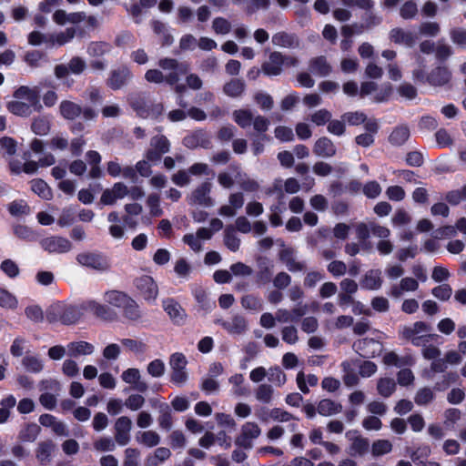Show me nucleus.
I'll return each instance as SVG.
<instances>
[{
    "mask_svg": "<svg viewBox=\"0 0 466 466\" xmlns=\"http://www.w3.org/2000/svg\"><path fill=\"white\" fill-rule=\"evenodd\" d=\"M431 325L423 321H416L401 327L399 333L401 339H407L412 345L420 347L425 346L435 337V335L431 334Z\"/></svg>",
    "mask_w": 466,
    "mask_h": 466,
    "instance_id": "obj_1",
    "label": "nucleus"
},
{
    "mask_svg": "<svg viewBox=\"0 0 466 466\" xmlns=\"http://www.w3.org/2000/svg\"><path fill=\"white\" fill-rule=\"evenodd\" d=\"M297 59L291 56H284L280 53L274 52L269 56L268 61L263 64L262 71L268 76H278L282 71V66H294Z\"/></svg>",
    "mask_w": 466,
    "mask_h": 466,
    "instance_id": "obj_2",
    "label": "nucleus"
},
{
    "mask_svg": "<svg viewBox=\"0 0 466 466\" xmlns=\"http://www.w3.org/2000/svg\"><path fill=\"white\" fill-rule=\"evenodd\" d=\"M135 286L145 300L155 302L158 296V286L152 277L144 275L135 280Z\"/></svg>",
    "mask_w": 466,
    "mask_h": 466,
    "instance_id": "obj_3",
    "label": "nucleus"
},
{
    "mask_svg": "<svg viewBox=\"0 0 466 466\" xmlns=\"http://www.w3.org/2000/svg\"><path fill=\"white\" fill-rule=\"evenodd\" d=\"M260 434L261 429L258 424L254 421H248L241 426L240 433L236 439V444L245 449H250L253 441L258 439Z\"/></svg>",
    "mask_w": 466,
    "mask_h": 466,
    "instance_id": "obj_4",
    "label": "nucleus"
},
{
    "mask_svg": "<svg viewBox=\"0 0 466 466\" xmlns=\"http://www.w3.org/2000/svg\"><path fill=\"white\" fill-rule=\"evenodd\" d=\"M42 248L51 254H63L72 249V243L66 238L51 236L40 241Z\"/></svg>",
    "mask_w": 466,
    "mask_h": 466,
    "instance_id": "obj_5",
    "label": "nucleus"
},
{
    "mask_svg": "<svg viewBox=\"0 0 466 466\" xmlns=\"http://www.w3.org/2000/svg\"><path fill=\"white\" fill-rule=\"evenodd\" d=\"M77 262L86 268L97 271H106L109 268V263L106 258L97 253L83 252L76 256Z\"/></svg>",
    "mask_w": 466,
    "mask_h": 466,
    "instance_id": "obj_6",
    "label": "nucleus"
},
{
    "mask_svg": "<svg viewBox=\"0 0 466 466\" xmlns=\"http://www.w3.org/2000/svg\"><path fill=\"white\" fill-rule=\"evenodd\" d=\"M413 76L421 82L428 81L433 86H442L449 82L451 74L446 67L439 66L432 70V72L427 77L424 76L423 70L421 68L414 70Z\"/></svg>",
    "mask_w": 466,
    "mask_h": 466,
    "instance_id": "obj_7",
    "label": "nucleus"
},
{
    "mask_svg": "<svg viewBox=\"0 0 466 466\" xmlns=\"http://www.w3.org/2000/svg\"><path fill=\"white\" fill-rule=\"evenodd\" d=\"M212 188L210 182H204L194 189L191 195L188 197V203L190 205H199L205 208H210L214 206V200L209 196Z\"/></svg>",
    "mask_w": 466,
    "mask_h": 466,
    "instance_id": "obj_8",
    "label": "nucleus"
},
{
    "mask_svg": "<svg viewBox=\"0 0 466 466\" xmlns=\"http://www.w3.org/2000/svg\"><path fill=\"white\" fill-rule=\"evenodd\" d=\"M127 187L122 182H116L111 188L103 191L100 201L104 205H114L118 199L124 198L128 195Z\"/></svg>",
    "mask_w": 466,
    "mask_h": 466,
    "instance_id": "obj_9",
    "label": "nucleus"
},
{
    "mask_svg": "<svg viewBox=\"0 0 466 466\" xmlns=\"http://www.w3.org/2000/svg\"><path fill=\"white\" fill-rule=\"evenodd\" d=\"M162 307L169 319L176 324H183L186 319V311L174 299L167 298L162 300Z\"/></svg>",
    "mask_w": 466,
    "mask_h": 466,
    "instance_id": "obj_10",
    "label": "nucleus"
},
{
    "mask_svg": "<svg viewBox=\"0 0 466 466\" xmlns=\"http://www.w3.org/2000/svg\"><path fill=\"white\" fill-rule=\"evenodd\" d=\"M132 420L127 416L119 417L115 423V439L119 445H126L130 441Z\"/></svg>",
    "mask_w": 466,
    "mask_h": 466,
    "instance_id": "obj_11",
    "label": "nucleus"
},
{
    "mask_svg": "<svg viewBox=\"0 0 466 466\" xmlns=\"http://www.w3.org/2000/svg\"><path fill=\"white\" fill-rule=\"evenodd\" d=\"M124 382L133 385L134 389L140 392H146L148 389L147 383L141 379V373L138 369L129 368L121 374Z\"/></svg>",
    "mask_w": 466,
    "mask_h": 466,
    "instance_id": "obj_12",
    "label": "nucleus"
},
{
    "mask_svg": "<svg viewBox=\"0 0 466 466\" xmlns=\"http://www.w3.org/2000/svg\"><path fill=\"white\" fill-rule=\"evenodd\" d=\"M159 67L164 74L175 72L177 73V83L178 82L181 76H184L188 71V66L185 63H179L176 59L163 58L158 62Z\"/></svg>",
    "mask_w": 466,
    "mask_h": 466,
    "instance_id": "obj_13",
    "label": "nucleus"
},
{
    "mask_svg": "<svg viewBox=\"0 0 466 466\" xmlns=\"http://www.w3.org/2000/svg\"><path fill=\"white\" fill-rule=\"evenodd\" d=\"M85 309L104 320H113L116 317V313L109 307L95 300L85 302Z\"/></svg>",
    "mask_w": 466,
    "mask_h": 466,
    "instance_id": "obj_14",
    "label": "nucleus"
},
{
    "mask_svg": "<svg viewBox=\"0 0 466 466\" xmlns=\"http://www.w3.org/2000/svg\"><path fill=\"white\" fill-rule=\"evenodd\" d=\"M177 73L170 72L164 74L159 69H149L145 73V79L149 83L162 84L167 83L170 86L177 84Z\"/></svg>",
    "mask_w": 466,
    "mask_h": 466,
    "instance_id": "obj_15",
    "label": "nucleus"
},
{
    "mask_svg": "<svg viewBox=\"0 0 466 466\" xmlns=\"http://www.w3.org/2000/svg\"><path fill=\"white\" fill-rule=\"evenodd\" d=\"M14 97L35 105V111L39 112L42 109V105L39 103L38 91L35 88L25 86H20L15 91Z\"/></svg>",
    "mask_w": 466,
    "mask_h": 466,
    "instance_id": "obj_16",
    "label": "nucleus"
},
{
    "mask_svg": "<svg viewBox=\"0 0 466 466\" xmlns=\"http://www.w3.org/2000/svg\"><path fill=\"white\" fill-rule=\"evenodd\" d=\"M382 286L381 271L369 269L360 279V287L368 290H377Z\"/></svg>",
    "mask_w": 466,
    "mask_h": 466,
    "instance_id": "obj_17",
    "label": "nucleus"
},
{
    "mask_svg": "<svg viewBox=\"0 0 466 466\" xmlns=\"http://www.w3.org/2000/svg\"><path fill=\"white\" fill-rule=\"evenodd\" d=\"M419 289V282L411 277H406L400 279V283L391 287L390 296L400 298L404 292H413Z\"/></svg>",
    "mask_w": 466,
    "mask_h": 466,
    "instance_id": "obj_18",
    "label": "nucleus"
},
{
    "mask_svg": "<svg viewBox=\"0 0 466 466\" xmlns=\"http://www.w3.org/2000/svg\"><path fill=\"white\" fill-rule=\"evenodd\" d=\"M67 354L72 358L91 355L95 352V346L86 341H73L67 344Z\"/></svg>",
    "mask_w": 466,
    "mask_h": 466,
    "instance_id": "obj_19",
    "label": "nucleus"
},
{
    "mask_svg": "<svg viewBox=\"0 0 466 466\" xmlns=\"http://www.w3.org/2000/svg\"><path fill=\"white\" fill-rule=\"evenodd\" d=\"M131 76V73L129 69L126 66L118 68L116 70H113L110 73V76L107 80V85L112 89H119L122 87L127 80Z\"/></svg>",
    "mask_w": 466,
    "mask_h": 466,
    "instance_id": "obj_20",
    "label": "nucleus"
},
{
    "mask_svg": "<svg viewBox=\"0 0 466 466\" xmlns=\"http://www.w3.org/2000/svg\"><path fill=\"white\" fill-rule=\"evenodd\" d=\"M56 445L51 441H45L38 443L35 450V457L42 465H46L51 461L52 453Z\"/></svg>",
    "mask_w": 466,
    "mask_h": 466,
    "instance_id": "obj_21",
    "label": "nucleus"
},
{
    "mask_svg": "<svg viewBox=\"0 0 466 466\" xmlns=\"http://www.w3.org/2000/svg\"><path fill=\"white\" fill-rule=\"evenodd\" d=\"M314 153L321 157H330L336 154V147L328 137H320L315 142Z\"/></svg>",
    "mask_w": 466,
    "mask_h": 466,
    "instance_id": "obj_22",
    "label": "nucleus"
},
{
    "mask_svg": "<svg viewBox=\"0 0 466 466\" xmlns=\"http://www.w3.org/2000/svg\"><path fill=\"white\" fill-rule=\"evenodd\" d=\"M279 258L289 271H300L305 268L304 263L296 259L295 251L292 248L282 249Z\"/></svg>",
    "mask_w": 466,
    "mask_h": 466,
    "instance_id": "obj_23",
    "label": "nucleus"
},
{
    "mask_svg": "<svg viewBox=\"0 0 466 466\" xmlns=\"http://www.w3.org/2000/svg\"><path fill=\"white\" fill-rule=\"evenodd\" d=\"M6 106L9 112L20 116H28L33 109L35 110V105L15 98L8 102Z\"/></svg>",
    "mask_w": 466,
    "mask_h": 466,
    "instance_id": "obj_24",
    "label": "nucleus"
},
{
    "mask_svg": "<svg viewBox=\"0 0 466 466\" xmlns=\"http://www.w3.org/2000/svg\"><path fill=\"white\" fill-rule=\"evenodd\" d=\"M222 327L230 334H242L247 329V321L241 316H235L221 322Z\"/></svg>",
    "mask_w": 466,
    "mask_h": 466,
    "instance_id": "obj_25",
    "label": "nucleus"
},
{
    "mask_svg": "<svg viewBox=\"0 0 466 466\" xmlns=\"http://www.w3.org/2000/svg\"><path fill=\"white\" fill-rule=\"evenodd\" d=\"M60 115L68 120H74L82 113V107L72 101L63 100L59 105Z\"/></svg>",
    "mask_w": 466,
    "mask_h": 466,
    "instance_id": "obj_26",
    "label": "nucleus"
},
{
    "mask_svg": "<svg viewBox=\"0 0 466 466\" xmlns=\"http://www.w3.org/2000/svg\"><path fill=\"white\" fill-rule=\"evenodd\" d=\"M390 39L396 44L411 46L415 43L416 36L410 31L394 28L390 32Z\"/></svg>",
    "mask_w": 466,
    "mask_h": 466,
    "instance_id": "obj_27",
    "label": "nucleus"
},
{
    "mask_svg": "<svg viewBox=\"0 0 466 466\" xmlns=\"http://www.w3.org/2000/svg\"><path fill=\"white\" fill-rule=\"evenodd\" d=\"M39 422L44 427H49L57 435H66V426L51 414H43Z\"/></svg>",
    "mask_w": 466,
    "mask_h": 466,
    "instance_id": "obj_28",
    "label": "nucleus"
},
{
    "mask_svg": "<svg viewBox=\"0 0 466 466\" xmlns=\"http://www.w3.org/2000/svg\"><path fill=\"white\" fill-rule=\"evenodd\" d=\"M254 116L252 111L248 108H239L232 112L234 122L241 128H247L251 126Z\"/></svg>",
    "mask_w": 466,
    "mask_h": 466,
    "instance_id": "obj_29",
    "label": "nucleus"
},
{
    "mask_svg": "<svg viewBox=\"0 0 466 466\" xmlns=\"http://www.w3.org/2000/svg\"><path fill=\"white\" fill-rule=\"evenodd\" d=\"M246 89L245 82L241 79L234 78L227 82L223 86L224 93L230 97H239Z\"/></svg>",
    "mask_w": 466,
    "mask_h": 466,
    "instance_id": "obj_30",
    "label": "nucleus"
},
{
    "mask_svg": "<svg viewBox=\"0 0 466 466\" xmlns=\"http://www.w3.org/2000/svg\"><path fill=\"white\" fill-rule=\"evenodd\" d=\"M84 311H86L85 303L80 306L66 304L64 324L76 323L83 316Z\"/></svg>",
    "mask_w": 466,
    "mask_h": 466,
    "instance_id": "obj_31",
    "label": "nucleus"
},
{
    "mask_svg": "<svg viewBox=\"0 0 466 466\" xmlns=\"http://www.w3.org/2000/svg\"><path fill=\"white\" fill-rule=\"evenodd\" d=\"M128 296L116 290L106 292L104 296V299L108 305L118 309H123L128 302Z\"/></svg>",
    "mask_w": 466,
    "mask_h": 466,
    "instance_id": "obj_32",
    "label": "nucleus"
},
{
    "mask_svg": "<svg viewBox=\"0 0 466 466\" xmlns=\"http://www.w3.org/2000/svg\"><path fill=\"white\" fill-rule=\"evenodd\" d=\"M244 376L236 373L228 379L229 384L232 386L231 393L236 397L246 396L248 393L247 387L244 385Z\"/></svg>",
    "mask_w": 466,
    "mask_h": 466,
    "instance_id": "obj_33",
    "label": "nucleus"
},
{
    "mask_svg": "<svg viewBox=\"0 0 466 466\" xmlns=\"http://www.w3.org/2000/svg\"><path fill=\"white\" fill-rule=\"evenodd\" d=\"M309 68L313 74L320 76H328L331 72V66L324 56L312 59Z\"/></svg>",
    "mask_w": 466,
    "mask_h": 466,
    "instance_id": "obj_34",
    "label": "nucleus"
},
{
    "mask_svg": "<svg viewBox=\"0 0 466 466\" xmlns=\"http://www.w3.org/2000/svg\"><path fill=\"white\" fill-rule=\"evenodd\" d=\"M342 406L331 400L324 399L318 405V412L322 416H331L339 413Z\"/></svg>",
    "mask_w": 466,
    "mask_h": 466,
    "instance_id": "obj_35",
    "label": "nucleus"
},
{
    "mask_svg": "<svg viewBox=\"0 0 466 466\" xmlns=\"http://www.w3.org/2000/svg\"><path fill=\"white\" fill-rule=\"evenodd\" d=\"M136 440L138 443L147 447H155L160 442V436L154 431H139Z\"/></svg>",
    "mask_w": 466,
    "mask_h": 466,
    "instance_id": "obj_36",
    "label": "nucleus"
},
{
    "mask_svg": "<svg viewBox=\"0 0 466 466\" xmlns=\"http://www.w3.org/2000/svg\"><path fill=\"white\" fill-rule=\"evenodd\" d=\"M66 304L60 301L51 304L46 310V318L49 321H61L64 323Z\"/></svg>",
    "mask_w": 466,
    "mask_h": 466,
    "instance_id": "obj_37",
    "label": "nucleus"
},
{
    "mask_svg": "<svg viewBox=\"0 0 466 466\" xmlns=\"http://www.w3.org/2000/svg\"><path fill=\"white\" fill-rule=\"evenodd\" d=\"M383 362L386 365L402 367L412 365L414 360L411 356L399 357L395 352H388L383 357Z\"/></svg>",
    "mask_w": 466,
    "mask_h": 466,
    "instance_id": "obj_38",
    "label": "nucleus"
},
{
    "mask_svg": "<svg viewBox=\"0 0 466 466\" xmlns=\"http://www.w3.org/2000/svg\"><path fill=\"white\" fill-rule=\"evenodd\" d=\"M0 307L5 309L15 310L18 307V299L6 289L0 288Z\"/></svg>",
    "mask_w": 466,
    "mask_h": 466,
    "instance_id": "obj_39",
    "label": "nucleus"
},
{
    "mask_svg": "<svg viewBox=\"0 0 466 466\" xmlns=\"http://www.w3.org/2000/svg\"><path fill=\"white\" fill-rule=\"evenodd\" d=\"M297 384L298 388L303 392L308 393L309 391V387H314L318 384V378L314 374L305 375L304 372L299 371L297 374Z\"/></svg>",
    "mask_w": 466,
    "mask_h": 466,
    "instance_id": "obj_40",
    "label": "nucleus"
},
{
    "mask_svg": "<svg viewBox=\"0 0 466 466\" xmlns=\"http://www.w3.org/2000/svg\"><path fill=\"white\" fill-rule=\"evenodd\" d=\"M51 128L50 120L47 116H37L33 119L31 130L38 136H46Z\"/></svg>",
    "mask_w": 466,
    "mask_h": 466,
    "instance_id": "obj_41",
    "label": "nucleus"
},
{
    "mask_svg": "<svg viewBox=\"0 0 466 466\" xmlns=\"http://www.w3.org/2000/svg\"><path fill=\"white\" fill-rule=\"evenodd\" d=\"M16 399L13 395H7L0 401V423L7 421L10 410L15 406Z\"/></svg>",
    "mask_w": 466,
    "mask_h": 466,
    "instance_id": "obj_42",
    "label": "nucleus"
},
{
    "mask_svg": "<svg viewBox=\"0 0 466 466\" xmlns=\"http://www.w3.org/2000/svg\"><path fill=\"white\" fill-rule=\"evenodd\" d=\"M410 137V129L405 126L397 127L390 135L389 140L394 146L403 145Z\"/></svg>",
    "mask_w": 466,
    "mask_h": 466,
    "instance_id": "obj_43",
    "label": "nucleus"
},
{
    "mask_svg": "<svg viewBox=\"0 0 466 466\" xmlns=\"http://www.w3.org/2000/svg\"><path fill=\"white\" fill-rule=\"evenodd\" d=\"M40 428L35 423L25 425L19 432V440L24 442H33L37 438Z\"/></svg>",
    "mask_w": 466,
    "mask_h": 466,
    "instance_id": "obj_44",
    "label": "nucleus"
},
{
    "mask_svg": "<svg viewBox=\"0 0 466 466\" xmlns=\"http://www.w3.org/2000/svg\"><path fill=\"white\" fill-rule=\"evenodd\" d=\"M267 377L269 382L275 386L281 387L286 383V374L278 366L270 367L267 371Z\"/></svg>",
    "mask_w": 466,
    "mask_h": 466,
    "instance_id": "obj_45",
    "label": "nucleus"
},
{
    "mask_svg": "<svg viewBox=\"0 0 466 466\" xmlns=\"http://www.w3.org/2000/svg\"><path fill=\"white\" fill-rule=\"evenodd\" d=\"M235 178L245 191L254 192L259 187V185L257 181L249 178L247 174L241 173L240 171H237Z\"/></svg>",
    "mask_w": 466,
    "mask_h": 466,
    "instance_id": "obj_46",
    "label": "nucleus"
},
{
    "mask_svg": "<svg viewBox=\"0 0 466 466\" xmlns=\"http://www.w3.org/2000/svg\"><path fill=\"white\" fill-rule=\"evenodd\" d=\"M32 190L44 199L52 198V191L48 185L42 179H34L31 181Z\"/></svg>",
    "mask_w": 466,
    "mask_h": 466,
    "instance_id": "obj_47",
    "label": "nucleus"
},
{
    "mask_svg": "<svg viewBox=\"0 0 466 466\" xmlns=\"http://www.w3.org/2000/svg\"><path fill=\"white\" fill-rule=\"evenodd\" d=\"M1 271L10 279H15L20 274V269L15 261L11 258L4 259L0 264Z\"/></svg>",
    "mask_w": 466,
    "mask_h": 466,
    "instance_id": "obj_48",
    "label": "nucleus"
},
{
    "mask_svg": "<svg viewBox=\"0 0 466 466\" xmlns=\"http://www.w3.org/2000/svg\"><path fill=\"white\" fill-rule=\"evenodd\" d=\"M22 364L28 371L34 373L40 372L44 368L42 360L33 355L25 356L22 360Z\"/></svg>",
    "mask_w": 466,
    "mask_h": 466,
    "instance_id": "obj_49",
    "label": "nucleus"
},
{
    "mask_svg": "<svg viewBox=\"0 0 466 466\" xmlns=\"http://www.w3.org/2000/svg\"><path fill=\"white\" fill-rule=\"evenodd\" d=\"M396 389V383L392 379L384 378L378 381V392L383 397H390Z\"/></svg>",
    "mask_w": 466,
    "mask_h": 466,
    "instance_id": "obj_50",
    "label": "nucleus"
},
{
    "mask_svg": "<svg viewBox=\"0 0 466 466\" xmlns=\"http://www.w3.org/2000/svg\"><path fill=\"white\" fill-rule=\"evenodd\" d=\"M434 399V393L430 388L420 389L414 397V401L417 405L424 406L431 403Z\"/></svg>",
    "mask_w": 466,
    "mask_h": 466,
    "instance_id": "obj_51",
    "label": "nucleus"
},
{
    "mask_svg": "<svg viewBox=\"0 0 466 466\" xmlns=\"http://www.w3.org/2000/svg\"><path fill=\"white\" fill-rule=\"evenodd\" d=\"M431 294L441 301H447L452 295V289L447 283H442L431 289Z\"/></svg>",
    "mask_w": 466,
    "mask_h": 466,
    "instance_id": "obj_52",
    "label": "nucleus"
},
{
    "mask_svg": "<svg viewBox=\"0 0 466 466\" xmlns=\"http://www.w3.org/2000/svg\"><path fill=\"white\" fill-rule=\"evenodd\" d=\"M241 305L244 309L251 310L253 312H258L262 309V301L252 295H247L242 298Z\"/></svg>",
    "mask_w": 466,
    "mask_h": 466,
    "instance_id": "obj_53",
    "label": "nucleus"
},
{
    "mask_svg": "<svg viewBox=\"0 0 466 466\" xmlns=\"http://www.w3.org/2000/svg\"><path fill=\"white\" fill-rule=\"evenodd\" d=\"M392 450V444L388 440H378L373 442L371 447V452L373 456H381L390 452Z\"/></svg>",
    "mask_w": 466,
    "mask_h": 466,
    "instance_id": "obj_54",
    "label": "nucleus"
},
{
    "mask_svg": "<svg viewBox=\"0 0 466 466\" xmlns=\"http://www.w3.org/2000/svg\"><path fill=\"white\" fill-rule=\"evenodd\" d=\"M14 234L17 238L26 241H34L36 239V235L35 234V232L30 228L25 225L15 226Z\"/></svg>",
    "mask_w": 466,
    "mask_h": 466,
    "instance_id": "obj_55",
    "label": "nucleus"
},
{
    "mask_svg": "<svg viewBox=\"0 0 466 466\" xmlns=\"http://www.w3.org/2000/svg\"><path fill=\"white\" fill-rule=\"evenodd\" d=\"M341 118L343 121L351 126L360 125L367 120L366 115L360 111L345 113L342 115Z\"/></svg>",
    "mask_w": 466,
    "mask_h": 466,
    "instance_id": "obj_56",
    "label": "nucleus"
},
{
    "mask_svg": "<svg viewBox=\"0 0 466 466\" xmlns=\"http://www.w3.org/2000/svg\"><path fill=\"white\" fill-rule=\"evenodd\" d=\"M273 396V389L268 384H260L256 390V399L264 403H269Z\"/></svg>",
    "mask_w": 466,
    "mask_h": 466,
    "instance_id": "obj_57",
    "label": "nucleus"
},
{
    "mask_svg": "<svg viewBox=\"0 0 466 466\" xmlns=\"http://www.w3.org/2000/svg\"><path fill=\"white\" fill-rule=\"evenodd\" d=\"M122 309L125 316L129 319L136 320L141 317L137 304L131 298L128 299V302H127V305Z\"/></svg>",
    "mask_w": 466,
    "mask_h": 466,
    "instance_id": "obj_58",
    "label": "nucleus"
},
{
    "mask_svg": "<svg viewBox=\"0 0 466 466\" xmlns=\"http://www.w3.org/2000/svg\"><path fill=\"white\" fill-rule=\"evenodd\" d=\"M140 451L135 448H127L125 451L123 466H139Z\"/></svg>",
    "mask_w": 466,
    "mask_h": 466,
    "instance_id": "obj_59",
    "label": "nucleus"
},
{
    "mask_svg": "<svg viewBox=\"0 0 466 466\" xmlns=\"http://www.w3.org/2000/svg\"><path fill=\"white\" fill-rule=\"evenodd\" d=\"M147 205L149 212L153 217H159L162 215L163 210L160 208V198L157 194H150L147 199Z\"/></svg>",
    "mask_w": 466,
    "mask_h": 466,
    "instance_id": "obj_60",
    "label": "nucleus"
},
{
    "mask_svg": "<svg viewBox=\"0 0 466 466\" xmlns=\"http://www.w3.org/2000/svg\"><path fill=\"white\" fill-rule=\"evenodd\" d=\"M166 370L165 363L161 360H154L148 363L147 371L149 375L155 378H159L164 375Z\"/></svg>",
    "mask_w": 466,
    "mask_h": 466,
    "instance_id": "obj_61",
    "label": "nucleus"
},
{
    "mask_svg": "<svg viewBox=\"0 0 466 466\" xmlns=\"http://www.w3.org/2000/svg\"><path fill=\"white\" fill-rule=\"evenodd\" d=\"M254 100L257 105L263 110L271 109L274 103L271 96L265 92H257L254 95Z\"/></svg>",
    "mask_w": 466,
    "mask_h": 466,
    "instance_id": "obj_62",
    "label": "nucleus"
},
{
    "mask_svg": "<svg viewBox=\"0 0 466 466\" xmlns=\"http://www.w3.org/2000/svg\"><path fill=\"white\" fill-rule=\"evenodd\" d=\"M461 419V411L458 409H449L444 413V427L452 430L454 424Z\"/></svg>",
    "mask_w": 466,
    "mask_h": 466,
    "instance_id": "obj_63",
    "label": "nucleus"
},
{
    "mask_svg": "<svg viewBox=\"0 0 466 466\" xmlns=\"http://www.w3.org/2000/svg\"><path fill=\"white\" fill-rule=\"evenodd\" d=\"M61 370L63 374L69 378H75L79 374L78 364L72 359L64 360Z\"/></svg>",
    "mask_w": 466,
    "mask_h": 466,
    "instance_id": "obj_64",
    "label": "nucleus"
}]
</instances>
